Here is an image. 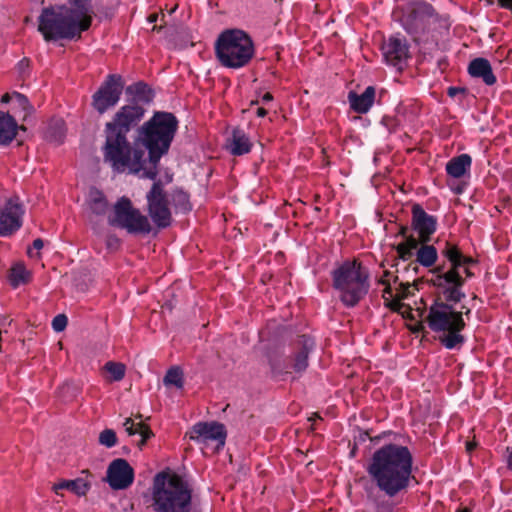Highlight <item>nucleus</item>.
I'll return each instance as SVG.
<instances>
[{
	"instance_id": "2eb2a0df",
	"label": "nucleus",
	"mask_w": 512,
	"mask_h": 512,
	"mask_svg": "<svg viewBox=\"0 0 512 512\" xmlns=\"http://www.w3.org/2000/svg\"><path fill=\"white\" fill-rule=\"evenodd\" d=\"M227 430L224 424L212 422H198L190 431V439L198 444L215 443L217 450L224 447Z\"/></svg>"
},
{
	"instance_id": "a18cd8bd",
	"label": "nucleus",
	"mask_w": 512,
	"mask_h": 512,
	"mask_svg": "<svg viewBox=\"0 0 512 512\" xmlns=\"http://www.w3.org/2000/svg\"><path fill=\"white\" fill-rule=\"evenodd\" d=\"M381 123L385 125L388 129H392L393 119L390 117H383Z\"/></svg>"
},
{
	"instance_id": "13d9d810",
	"label": "nucleus",
	"mask_w": 512,
	"mask_h": 512,
	"mask_svg": "<svg viewBox=\"0 0 512 512\" xmlns=\"http://www.w3.org/2000/svg\"><path fill=\"white\" fill-rule=\"evenodd\" d=\"M378 283L383 285V286H386L387 284H390L389 280L387 278H385V277L380 278Z\"/></svg>"
},
{
	"instance_id": "473e14b6",
	"label": "nucleus",
	"mask_w": 512,
	"mask_h": 512,
	"mask_svg": "<svg viewBox=\"0 0 512 512\" xmlns=\"http://www.w3.org/2000/svg\"><path fill=\"white\" fill-rule=\"evenodd\" d=\"M269 365L271 369V373L273 378L283 379V377L287 374H290L291 364H287L285 361L280 358L271 357L269 359Z\"/></svg>"
},
{
	"instance_id": "4c0bfd02",
	"label": "nucleus",
	"mask_w": 512,
	"mask_h": 512,
	"mask_svg": "<svg viewBox=\"0 0 512 512\" xmlns=\"http://www.w3.org/2000/svg\"><path fill=\"white\" fill-rule=\"evenodd\" d=\"M68 324V318L65 314H58L52 320V328L56 332L63 331Z\"/></svg>"
},
{
	"instance_id": "a211bd4d",
	"label": "nucleus",
	"mask_w": 512,
	"mask_h": 512,
	"mask_svg": "<svg viewBox=\"0 0 512 512\" xmlns=\"http://www.w3.org/2000/svg\"><path fill=\"white\" fill-rule=\"evenodd\" d=\"M315 342L312 337L308 335H299L292 342L291 369L297 374H302L306 371L309 364V354L313 351Z\"/></svg>"
},
{
	"instance_id": "680f3d73",
	"label": "nucleus",
	"mask_w": 512,
	"mask_h": 512,
	"mask_svg": "<svg viewBox=\"0 0 512 512\" xmlns=\"http://www.w3.org/2000/svg\"><path fill=\"white\" fill-rule=\"evenodd\" d=\"M424 329V326L422 325V323H419L414 329H413V332H419L421 330Z\"/></svg>"
},
{
	"instance_id": "cd10ccee",
	"label": "nucleus",
	"mask_w": 512,
	"mask_h": 512,
	"mask_svg": "<svg viewBox=\"0 0 512 512\" xmlns=\"http://www.w3.org/2000/svg\"><path fill=\"white\" fill-rule=\"evenodd\" d=\"M90 489V484L82 478L74 480H63L57 484H54L53 491L60 495V491L68 490L78 496H85Z\"/></svg>"
},
{
	"instance_id": "49530a36",
	"label": "nucleus",
	"mask_w": 512,
	"mask_h": 512,
	"mask_svg": "<svg viewBox=\"0 0 512 512\" xmlns=\"http://www.w3.org/2000/svg\"><path fill=\"white\" fill-rule=\"evenodd\" d=\"M386 294H388L389 296H392L391 284H387L386 286H384L383 298H384L385 301H387Z\"/></svg>"
},
{
	"instance_id": "7c9ffc66",
	"label": "nucleus",
	"mask_w": 512,
	"mask_h": 512,
	"mask_svg": "<svg viewBox=\"0 0 512 512\" xmlns=\"http://www.w3.org/2000/svg\"><path fill=\"white\" fill-rule=\"evenodd\" d=\"M172 203L176 211L187 213L191 211L192 206L189 200V194L182 189H175L172 192Z\"/></svg>"
},
{
	"instance_id": "864d4df0",
	"label": "nucleus",
	"mask_w": 512,
	"mask_h": 512,
	"mask_svg": "<svg viewBox=\"0 0 512 512\" xmlns=\"http://www.w3.org/2000/svg\"><path fill=\"white\" fill-rule=\"evenodd\" d=\"M401 287L403 288V290H402V297H405L406 296V292L410 288V284L409 283H406V284L401 283Z\"/></svg>"
},
{
	"instance_id": "f03ea898",
	"label": "nucleus",
	"mask_w": 512,
	"mask_h": 512,
	"mask_svg": "<svg viewBox=\"0 0 512 512\" xmlns=\"http://www.w3.org/2000/svg\"><path fill=\"white\" fill-rule=\"evenodd\" d=\"M366 471L380 492L388 498H395L410 486L413 455L407 446L384 444L373 452Z\"/></svg>"
},
{
	"instance_id": "9b49d317",
	"label": "nucleus",
	"mask_w": 512,
	"mask_h": 512,
	"mask_svg": "<svg viewBox=\"0 0 512 512\" xmlns=\"http://www.w3.org/2000/svg\"><path fill=\"white\" fill-rule=\"evenodd\" d=\"M439 21L447 22V18L440 16L425 0H409L405 4L402 25L408 34L421 36L429 31L432 23Z\"/></svg>"
},
{
	"instance_id": "2f4dec72",
	"label": "nucleus",
	"mask_w": 512,
	"mask_h": 512,
	"mask_svg": "<svg viewBox=\"0 0 512 512\" xmlns=\"http://www.w3.org/2000/svg\"><path fill=\"white\" fill-rule=\"evenodd\" d=\"M89 205L91 211L96 215H104L108 208L104 194L98 190L91 192Z\"/></svg>"
},
{
	"instance_id": "393cba45",
	"label": "nucleus",
	"mask_w": 512,
	"mask_h": 512,
	"mask_svg": "<svg viewBox=\"0 0 512 512\" xmlns=\"http://www.w3.org/2000/svg\"><path fill=\"white\" fill-rule=\"evenodd\" d=\"M253 143L249 136L241 128H234L227 139V148L234 156H241L251 151Z\"/></svg>"
},
{
	"instance_id": "09e8293b",
	"label": "nucleus",
	"mask_w": 512,
	"mask_h": 512,
	"mask_svg": "<svg viewBox=\"0 0 512 512\" xmlns=\"http://www.w3.org/2000/svg\"><path fill=\"white\" fill-rule=\"evenodd\" d=\"M13 99V93L12 94H9V93H5L2 98H1V102L2 103H9L10 100Z\"/></svg>"
},
{
	"instance_id": "0e129e2a",
	"label": "nucleus",
	"mask_w": 512,
	"mask_h": 512,
	"mask_svg": "<svg viewBox=\"0 0 512 512\" xmlns=\"http://www.w3.org/2000/svg\"><path fill=\"white\" fill-rule=\"evenodd\" d=\"M391 275L389 271H385L383 277L388 278Z\"/></svg>"
},
{
	"instance_id": "a19ab883",
	"label": "nucleus",
	"mask_w": 512,
	"mask_h": 512,
	"mask_svg": "<svg viewBox=\"0 0 512 512\" xmlns=\"http://www.w3.org/2000/svg\"><path fill=\"white\" fill-rule=\"evenodd\" d=\"M409 227L406 225H400L399 230L397 232V236H401L404 240L407 241V239L410 237L411 234H408Z\"/></svg>"
},
{
	"instance_id": "3c124183",
	"label": "nucleus",
	"mask_w": 512,
	"mask_h": 512,
	"mask_svg": "<svg viewBox=\"0 0 512 512\" xmlns=\"http://www.w3.org/2000/svg\"><path fill=\"white\" fill-rule=\"evenodd\" d=\"M476 448V443L475 442H466V450L468 452H472L474 449Z\"/></svg>"
},
{
	"instance_id": "20e7f679",
	"label": "nucleus",
	"mask_w": 512,
	"mask_h": 512,
	"mask_svg": "<svg viewBox=\"0 0 512 512\" xmlns=\"http://www.w3.org/2000/svg\"><path fill=\"white\" fill-rule=\"evenodd\" d=\"M432 286L436 292L425 321L433 332L443 333L439 336L441 345L449 350H458L466 341L461 332L466 327L464 316L469 317L471 309L462 305L461 310L457 311L454 306L460 303L466 294L464 291H456L442 285Z\"/></svg>"
},
{
	"instance_id": "412c9836",
	"label": "nucleus",
	"mask_w": 512,
	"mask_h": 512,
	"mask_svg": "<svg viewBox=\"0 0 512 512\" xmlns=\"http://www.w3.org/2000/svg\"><path fill=\"white\" fill-rule=\"evenodd\" d=\"M376 97V89L374 86H368L361 94L355 91L348 93V101L350 108L359 114H366L372 107Z\"/></svg>"
},
{
	"instance_id": "37998d69",
	"label": "nucleus",
	"mask_w": 512,
	"mask_h": 512,
	"mask_svg": "<svg viewBox=\"0 0 512 512\" xmlns=\"http://www.w3.org/2000/svg\"><path fill=\"white\" fill-rule=\"evenodd\" d=\"M461 270H463V273L465 275V276H463V278H465V281L467 279H471L475 276L474 273L470 270V267H462Z\"/></svg>"
},
{
	"instance_id": "5701e85b",
	"label": "nucleus",
	"mask_w": 512,
	"mask_h": 512,
	"mask_svg": "<svg viewBox=\"0 0 512 512\" xmlns=\"http://www.w3.org/2000/svg\"><path fill=\"white\" fill-rule=\"evenodd\" d=\"M18 130L26 131V127L19 126L8 112L0 111V145H9L16 138Z\"/></svg>"
},
{
	"instance_id": "5fc2aeb1",
	"label": "nucleus",
	"mask_w": 512,
	"mask_h": 512,
	"mask_svg": "<svg viewBox=\"0 0 512 512\" xmlns=\"http://www.w3.org/2000/svg\"><path fill=\"white\" fill-rule=\"evenodd\" d=\"M28 63H29V60H28V59H26V58H24V59H22V60L18 63V65H19L20 69L22 70L24 67H27V66H28Z\"/></svg>"
},
{
	"instance_id": "0eeeda50",
	"label": "nucleus",
	"mask_w": 512,
	"mask_h": 512,
	"mask_svg": "<svg viewBox=\"0 0 512 512\" xmlns=\"http://www.w3.org/2000/svg\"><path fill=\"white\" fill-rule=\"evenodd\" d=\"M332 287L347 308L357 306L369 292V272L357 260H345L331 272Z\"/></svg>"
},
{
	"instance_id": "052dcab7",
	"label": "nucleus",
	"mask_w": 512,
	"mask_h": 512,
	"mask_svg": "<svg viewBox=\"0 0 512 512\" xmlns=\"http://www.w3.org/2000/svg\"><path fill=\"white\" fill-rule=\"evenodd\" d=\"M317 419H321V416L317 413H314L308 420L314 422Z\"/></svg>"
},
{
	"instance_id": "bb28decb",
	"label": "nucleus",
	"mask_w": 512,
	"mask_h": 512,
	"mask_svg": "<svg viewBox=\"0 0 512 512\" xmlns=\"http://www.w3.org/2000/svg\"><path fill=\"white\" fill-rule=\"evenodd\" d=\"M123 426L129 436L136 434L141 436V439L138 442V446L140 448H142L146 442L154 435L151 428L147 424L143 423L142 421L136 423L132 418H126Z\"/></svg>"
},
{
	"instance_id": "4468645a",
	"label": "nucleus",
	"mask_w": 512,
	"mask_h": 512,
	"mask_svg": "<svg viewBox=\"0 0 512 512\" xmlns=\"http://www.w3.org/2000/svg\"><path fill=\"white\" fill-rule=\"evenodd\" d=\"M123 80L120 75L109 74L92 95L91 106L99 114H104L115 107L122 95Z\"/></svg>"
},
{
	"instance_id": "1a4fd4ad",
	"label": "nucleus",
	"mask_w": 512,
	"mask_h": 512,
	"mask_svg": "<svg viewBox=\"0 0 512 512\" xmlns=\"http://www.w3.org/2000/svg\"><path fill=\"white\" fill-rule=\"evenodd\" d=\"M440 253L446 259V262L439 264L430 271L429 284L442 285V287L463 291L465 278L461 274V269L462 267L476 265L478 261L472 256L465 255L459 245L452 241H446Z\"/></svg>"
},
{
	"instance_id": "58836bf2",
	"label": "nucleus",
	"mask_w": 512,
	"mask_h": 512,
	"mask_svg": "<svg viewBox=\"0 0 512 512\" xmlns=\"http://www.w3.org/2000/svg\"><path fill=\"white\" fill-rule=\"evenodd\" d=\"M385 305L393 312H400V310L404 306V304L401 302V298L394 299L391 301L387 299V301H385Z\"/></svg>"
},
{
	"instance_id": "f704fd0d",
	"label": "nucleus",
	"mask_w": 512,
	"mask_h": 512,
	"mask_svg": "<svg viewBox=\"0 0 512 512\" xmlns=\"http://www.w3.org/2000/svg\"><path fill=\"white\" fill-rule=\"evenodd\" d=\"M104 369L111 375L112 381H120L125 376L126 367L123 363L109 361L105 364Z\"/></svg>"
},
{
	"instance_id": "c85d7f7f",
	"label": "nucleus",
	"mask_w": 512,
	"mask_h": 512,
	"mask_svg": "<svg viewBox=\"0 0 512 512\" xmlns=\"http://www.w3.org/2000/svg\"><path fill=\"white\" fill-rule=\"evenodd\" d=\"M31 280V273L26 269L23 263H16L10 269L9 281L13 288L22 284H27Z\"/></svg>"
},
{
	"instance_id": "c03bdc74",
	"label": "nucleus",
	"mask_w": 512,
	"mask_h": 512,
	"mask_svg": "<svg viewBox=\"0 0 512 512\" xmlns=\"http://www.w3.org/2000/svg\"><path fill=\"white\" fill-rule=\"evenodd\" d=\"M32 246L35 250H40L44 246V242L41 238H37L33 241Z\"/></svg>"
},
{
	"instance_id": "a878e982",
	"label": "nucleus",
	"mask_w": 512,
	"mask_h": 512,
	"mask_svg": "<svg viewBox=\"0 0 512 512\" xmlns=\"http://www.w3.org/2000/svg\"><path fill=\"white\" fill-rule=\"evenodd\" d=\"M472 165V158L469 154L463 153L451 158L446 164V173L452 178L459 179L469 174Z\"/></svg>"
},
{
	"instance_id": "f8f14e48",
	"label": "nucleus",
	"mask_w": 512,
	"mask_h": 512,
	"mask_svg": "<svg viewBox=\"0 0 512 512\" xmlns=\"http://www.w3.org/2000/svg\"><path fill=\"white\" fill-rule=\"evenodd\" d=\"M114 215L108 222L111 226L125 229L130 234H149L152 226L138 209L134 208L127 197H121L114 205Z\"/></svg>"
},
{
	"instance_id": "4be33fe9",
	"label": "nucleus",
	"mask_w": 512,
	"mask_h": 512,
	"mask_svg": "<svg viewBox=\"0 0 512 512\" xmlns=\"http://www.w3.org/2000/svg\"><path fill=\"white\" fill-rule=\"evenodd\" d=\"M467 70L471 77L481 79L488 86L494 85L497 81L491 64L486 58L478 57L473 59L469 63Z\"/></svg>"
},
{
	"instance_id": "bf43d9fd",
	"label": "nucleus",
	"mask_w": 512,
	"mask_h": 512,
	"mask_svg": "<svg viewBox=\"0 0 512 512\" xmlns=\"http://www.w3.org/2000/svg\"><path fill=\"white\" fill-rule=\"evenodd\" d=\"M456 512H472V510L468 507H458Z\"/></svg>"
},
{
	"instance_id": "ea45409f",
	"label": "nucleus",
	"mask_w": 512,
	"mask_h": 512,
	"mask_svg": "<svg viewBox=\"0 0 512 512\" xmlns=\"http://www.w3.org/2000/svg\"><path fill=\"white\" fill-rule=\"evenodd\" d=\"M106 245L111 250H117L120 247V239L113 234H110L106 238Z\"/></svg>"
},
{
	"instance_id": "39448f33",
	"label": "nucleus",
	"mask_w": 512,
	"mask_h": 512,
	"mask_svg": "<svg viewBox=\"0 0 512 512\" xmlns=\"http://www.w3.org/2000/svg\"><path fill=\"white\" fill-rule=\"evenodd\" d=\"M91 0H69L67 5L44 8L38 18V31L46 42L78 40L92 25Z\"/></svg>"
},
{
	"instance_id": "f257e3e1",
	"label": "nucleus",
	"mask_w": 512,
	"mask_h": 512,
	"mask_svg": "<svg viewBox=\"0 0 512 512\" xmlns=\"http://www.w3.org/2000/svg\"><path fill=\"white\" fill-rule=\"evenodd\" d=\"M178 126L179 121L173 113L154 112L134 136V151L129 153L130 160L125 170L155 180L159 174L160 160L169 152Z\"/></svg>"
},
{
	"instance_id": "4d7b16f0",
	"label": "nucleus",
	"mask_w": 512,
	"mask_h": 512,
	"mask_svg": "<svg viewBox=\"0 0 512 512\" xmlns=\"http://www.w3.org/2000/svg\"><path fill=\"white\" fill-rule=\"evenodd\" d=\"M157 19H158V15H157V14H155V13L150 14V15L148 16V21H149V22H151V23H152V22H156V21H157Z\"/></svg>"
},
{
	"instance_id": "8fccbe9b",
	"label": "nucleus",
	"mask_w": 512,
	"mask_h": 512,
	"mask_svg": "<svg viewBox=\"0 0 512 512\" xmlns=\"http://www.w3.org/2000/svg\"><path fill=\"white\" fill-rule=\"evenodd\" d=\"M273 100V96L271 93L267 92L262 96V102L267 103Z\"/></svg>"
},
{
	"instance_id": "dca6fc26",
	"label": "nucleus",
	"mask_w": 512,
	"mask_h": 512,
	"mask_svg": "<svg viewBox=\"0 0 512 512\" xmlns=\"http://www.w3.org/2000/svg\"><path fill=\"white\" fill-rule=\"evenodd\" d=\"M134 478V469L123 458L114 459L107 468L106 480L114 490L127 489L132 485Z\"/></svg>"
},
{
	"instance_id": "e2e57ef3",
	"label": "nucleus",
	"mask_w": 512,
	"mask_h": 512,
	"mask_svg": "<svg viewBox=\"0 0 512 512\" xmlns=\"http://www.w3.org/2000/svg\"><path fill=\"white\" fill-rule=\"evenodd\" d=\"M28 254H29L30 257H37V256H39L38 252L34 255L31 250H28Z\"/></svg>"
},
{
	"instance_id": "b1692460",
	"label": "nucleus",
	"mask_w": 512,
	"mask_h": 512,
	"mask_svg": "<svg viewBox=\"0 0 512 512\" xmlns=\"http://www.w3.org/2000/svg\"><path fill=\"white\" fill-rule=\"evenodd\" d=\"M126 95L130 98L126 103H135L140 107L148 106L154 98L152 89L144 82H137L126 87Z\"/></svg>"
},
{
	"instance_id": "7ed1b4c3",
	"label": "nucleus",
	"mask_w": 512,
	"mask_h": 512,
	"mask_svg": "<svg viewBox=\"0 0 512 512\" xmlns=\"http://www.w3.org/2000/svg\"><path fill=\"white\" fill-rule=\"evenodd\" d=\"M147 108L140 107L135 103H126L113 114L111 119L104 125L105 142L101 148L103 160L109 164L113 171L124 172L130 160L129 153L134 145L129 136L135 135L141 128Z\"/></svg>"
},
{
	"instance_id": "e433bc0d",
	"label": "nucleus",
	"mask_w": 512,
	"mask_h": 512,
	"mask_svg": "<svg viewBox=\"0 0 512 512\" xmlns=\"http://www.w3.org/2000/svg\"><path fill=\"white\" fill-rule=\"evenodd\" d=\"M99 443L107 448L114 447L117 443V436L114 430L105 429L99 435Z\"/></svg>"
},
{
	"instance_id": "ddd939ff",
	"label": "nucleus",
	"mask_w": 512,
	"mask_h": 512,
	"mask_svg": "<svg viewBox=\"0 0 512 512\" xmlns=\"http://www.w3.org/2000/svg\"><path fill=\"white\" fill-rule=\"evenodd\" d=\"M147 212L159 229H165L172 223L170 202L160 180L154 181L146 194Z\"/></svg>"
},
{
	"instance_id": "603ef678",
	"label": "nucleus",
	"mask_w": 512,
	"mask_h": 512,
	"mask_svg": "<svg viewBox=\"0 0 512 512\" xmlns=\"http://www.w3.org/2000/svg\"><path fill=\"white\" fill-rule=\"evenodd\" d=\"M257 116L258 117H264L266 114H267V110L260 107L257 109V112H256Z\"/></svg>"
},
{
	"instance_id": "c756f323",
	"label": "nucleus",
	"mask_w": 512,
	"mask_h": 512,
	"mask_svg": "<svg viewBox=\"0 0 512 512\" xmlns=\"http://www.w3.org/2000/svg\"><path fill=\"white\" fill-rule=\"evenodd\" d=\"M65 123L62 119L52 120L46 129V138L50 142L61 144L65 138Z\"/></svg>"
},
{
	"instance_id": "72a5a7b5",
	"label": "nucleus",
	"mask_w": 512,
	"mask_h": 512,
	"mask_svg": "<svg viewBox=\"0 0 512 512\" xmlns=\"http://www.w3.org/2000/svg\"><path fill=\"white\" fill-rule=\"evenodd\" d=\"M163 382L166 386H175L176 388H183L184 379L183 372L179 367H171L165 374Z\"/></svg>"
},
{
	"instance_id": "79ce46f5",
	"label": "nucleus",
	"mask_w": 512,
	"mask_h": 512,
	"mask_svg": "<svg viewBox=\"0 0 512 512\" xmlns=\"http://www.w3.org/2000/svg\"><path fill=\"white\" fill-rule=\"evenodd\" d=\"M465 92V89L464 88H461V87H455V86H451L448 88L447 90V94L448 96L450 97H455L457 94L459 93H464Z\"/></svg>"
},
{
	"instance_id": "9d476101",
	"label": "nucleus",
	"mask_w": 512,
	"mask_h": 512,
	"mask_svg": "<svg viewBox=\"0 0 512 512\" xmlns=\"http://www.w3.org/2000/svg\"><path fill=\"white\" fill-rule=\"evenodd\" d=\"M411 214V228L418 234V238L410 235L407 241L395 246L399 259L403 261H408L414 256V250L418 248L420 242L431 241L438 225L437 217L428 214L418 203L413 204Z\"/></svg>"
},
{
	"instance_id": "6ab92c4d",
	"label": "nucleus",
	"mask_w": 512,
	"mask_h": 512,
	"mask_svg": "<svg viewBox=\"0 0 512 512\" xmlns=\"http://www.w3.org/2000/svg\"><path fill=\"white\" fill-rule=\"evenodd\" d=\"M382 52L387 64L401 69L408 58L409 47L404 38L390 37L382 45Z\"/></svg>"
},
{
	"instance_id": "f3484780",
	"label": "nucleus",
	"mask_w": 512,
	"mask_h": 512,
	"mask_svg": "<svg viewBox=\"0 0 512 512\" xmlns=\"http://www.w3.org/2000/svg\"><path fill=\"white\" fill-rule=\"evenodd\" d=\"M24 209L17 200L9 199L0 211V236L8 237L22 226Z\"/></svg>"
},
{
	"instance_id": "6e6552de",
	"label": "nucleus",
	"mask_w": 512,
	"mask_h": 512,
	"mask_svg": "<svg viewBox=\"0 0 512 512\" xmlns=\"http://www.w3.org/2000/svg\"><path fill=\"white\" fill-rule=\"evenodd\" d=\"M215 54L223 67L240 69L254 57V42L243 30L227 29L220 33L215 42Z\"/></svg>"
},
{
	"instance_id": "6e6d98bb",
	"label": "nucleus",
	"mask_w": 512,
	"mask_h": 512,
	"mask_svg": "<svg viewBox=\"0 0 512 512\" xmlns=\"http://www.w3.org/2000/svg\"><path fill=\"white\" fill-rule=\"evenodd\" d=\"M368 499L371 500L377 507H380V502L372 494H368Z\"/></svg>"
},
{
	"instance_id": "c9c22d12",
	"label": "nucleus",
	"mask_w": 512,
	"mask_h": 512,
	"mask_svg": "<svg viewBox=\"0 0 512 512\" xmlns=\"http://www.w3.org/2000/svg\"><path fill=\"white\" fill-rule=\"evenodd\" d=\"M13 100L15 104L23 111V120H25L28 115H31L34 112L33 106L24 94L14 91Z\"/></svg>"
},
{
	"instance_id": "423d86ee",
	"label": "nucleus",
	"mask_w": 512,
	"mask_h": 512,
	"mask_svg": "<svg viewBox=\"0 0 512 512\" xmlns=\"http://www.w3.org/2000/svg\"><path fill=\"white\" fill-rule=\"evenodd\" d=\"M151 507L154 512H193V489L181 475L159 472L153 480Z\"/></svg>"
},
{
	"instance_id": "aec40b11",
	"label": "nucleus",
	"mask_w": 512,
	"mask_h": 512,
	"mask_svg": "<svg viewBox=\"0 0 512 512\" xmlns=\"http://www.w3.org/2000/svg\"><path fill=\"white\" fill-rule=\"evenodd\" d=\"M414 255L416 256V261L410 263L408 266L412 267L415 273L418 272V265L420 264L423 267L430 268L429 272L438 265H435L438 260V250L434 245L429 244V242H420V245L417 249L414 250Z\"/></svg>"
},
{
	"instance_id": "de8ad7c7",
	"label": "nucleus",
	"mask_w": 512,
	"mask_h": 512,
	"mask_svg": "<svg viewBox=\"0 0 512 512\" xmlns=\"http://www.w3.org/2000/svg\"><path fill=\"white\" fill-rule=\"evenodd\" d=\"M507 467L512 471V449L507 448Z\"/></svg>"
}]
</instances>
